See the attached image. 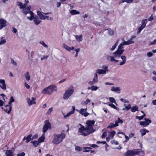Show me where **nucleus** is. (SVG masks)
Listing matches in <instances>:
<instances>
[{
	"instance_id": "f257e3e1",
	"label": "nucleus",
	"mask_w": 156,
	"mask_h": 156,
	"mask_svg": "<svg viewBox=\"0 0 156 156\" xmlns=\"http://www.w3.org/2000/svg\"><path fill=\"white\" fill-rule=\"evenodd\" d=\"M94 123L95 121L94 120H88L86 122V127L80 124L81 126L79 129L80 134L85 136L94 132L95 130L93 128V126Z\"/></svg>"
},
{
	"instance_id": "f03ea898",
	"label": "nucleus",
	"mask_w": 156,
	"mask_h": 156,
	"mask_svg": "<svg viewBox=\"0 0 156 156\" xmlns=\"http://www.w3.org/2000/svg\"><path fill=\"white\" fill-rule=\"evenodd\" d=\"M57 90V87L55 85H52L44 88L41 91V93L42 94L51 95L54 91H56Z\"/></svg>"
},
{
	"instance_id": "7ed1b4c3",
	"label": "nucleus",
	"mask_w": 156,
	"mask_h": 156,
	"mask_svg": "<svg viewBox=\"0 0 156 156\" xmlns=\"http://www.w3.org/2000/svg\"><path fill=\"white\" fill-rule=\"evenodd\" d=\"M65 136V134L62 132L60 134L56 135L54 136L52 142L55 144L58 145L62 142Z\"/></svg>"
},
{
	"instance_id": "20e7f679",
	"label": "nucleus",
	"mask_w": 156,
	"mask_h": 156,
	"mask_svg": "<svg viewBox=\"0 0 156 156\" xmlns=\"http://www.w3.org/2000/svg\"><path fill=\"white\" fill-rule=\"evenodd\" d=\"M74 90L73 88V87H69L65 91L63 95V98L65 100H67L71 95L73 94Z\"/></svg>"
},
{
	"instance_id": "39448f33",
	"label": "nucleus",
	"mask_w": 156,
	"mask_h": 156,
	"mask_svg": "<svg viewBox=\"0 0 156 156\" xmlns=\"http://www.w3.org/2000/svg\"><path fill=\"white\" fill-rule=\"evenodd\" d=\"M123 45L121 43L118 46L117 49L115 52L114 54H116L118 56H120L122 54L124 50Z\"/></svg>"
},
{
	"instance_id": "423d86ee",
	"label": "nucleus",
	"mask_w": 156,
	"mask_h": 156,
	"mask_svg": "<svg viewBox=\"0 0 156 156\" xmlns=\"http://www.w3.org/2000/svg\"><path fill=\"white\" fill-rule=\"evenodd\" d=\"M115 52L112 53V55L113 56H110L108 55L106 56V58L107 59L108 61H109L111 62H118V60H116L115 58H119L120 56H118L116 54H114Z\"/></svg>"
},
{
	"instance_id": "0eeeda50",
	"label": "nucleus",
	"mask_w": 156,
	"mask_h": 156,
	"mask_svg": "<svg viewBox=\"0 0 156 156\" xmlns=\"http://www.w3.org/2000/svg\"><path fill=\"white\" fill-rule=\"evenodd\" d=\"M102 69H98L96 70L97 73L99 74H106V72L108 71V67L106 66H103L102 67Z\"/></svg>"
},
{
	"instance_id": "6e6552de",
	"label": "nucleus",
	"mask_w": 156,
	"mask_h": 156,
	"mask_svg": "<svg viewBox=\"0 0 156 156\" xmlns=\"http://www.w3.org/2000/svg\"><path fill=\"white\" fill-rule=\"evenodd\" d=\"M51 126L50 122L48 120L44 121V125L43 128V132L45 133Z\"/></svg>"
},
{
	"instance_id": "1a4fd4ad",
	"label": "nucleus",
	"mask_w": 156,
	"mask_h": 156,
	"mask_svg": "<svg viewBox=\"0 0 156 156\" xmlns=\"http://www.w3.org/2000/svg\"><path fill=\"white\" fill-rule=\"evenodd\" d=\"M31 6H27V8H25L27 11H29V13L30 14V17H27V19L30 20L31 21L34 18V14L33 12L31 11H30Z\"/></svg>"
},
{
	"instance_id": "9d476101",
	"label": "nucleus",
	"mask_w": 156,
	"mask_h": 156,
	"mask_svg": "<svg viewBox=\"0 0 156 156\" xmlns=\"http://www.w3.org/2000/svg\"><path fill=\"white\" fill-rule=\"evenodd\" d=\"M36 100V99L35 98L32 97L31 99L28 98H27V102L29 106H30L33 104H35L36 102L35 101Z\"/></svg>"
},
{
	"instance_id": "9b49d317",
	"label": "nucleus",
	"mask_w": 156,
	"mask_h": 156,
	"mask_svg": "<svg viewBox=\"0 0 156 156\" xmlns=\"http://www.w3.org/2000/svg\"><path fill=\"white\" fill-rule=\"evenodd\" d=\"M87 107L86 108H81L79 111V112L82 115H83L85 117L87 116L89 114V113L87 112Z\"/></svg>"
},
{
	"instance_id": "f8f14e48",
	"label": "nucleus",
	"mask_w": 156,
	"mask_h": 156,
	"mask_svg": "<svg viewBox=\"0 0 156 156\" xmlns=\"http://www.w3.org/2000/svg\"><path fill=\"white\" fill-rule=\"evenodd\" d=\"M7 22L5 20L1 19H0V30L6 26Z\"/></svg>"
},
{
	"instance_id": "ddd939ff",
	"label": "nucleus",
	"mask_w": 156,
	"mask_h": 156,
	"mask_svg": "<svg viewBox=\"0 0 156 156\" xmlns=\"http://www.w3.org/2000/svg\"><path fill=\"white\" fill-rule=\"evenodd\" d=\"M0 87L2 89L4 90H6V84L4 80L0 79Z\"/></svg>"
},
{
	"instance_id": "4468645a",
	"label": "nucleus",
	"mask_w": 156,
	"mask_h": 156,
	"mask_svg": "<svg viewBox=\"0 0 156 156\" xmlns=\"http://www.w3.org/2000/svg\"><path fill=\"white\" fill-rule=\"evenodd\" d=\"M72 108L73 109V110L69 112L66 115H65L63 113V115H64V117L65 118H66V117H69L71 115L74 113L75 109V107L74 106H73L72 107Z\"/></svg>"
},
{
	"instance_id": "2eb2a0df",
	"label": "nucleus",
	"mask_w": 156,
	"mask_h": 156,
	"mask_svg": "<svg viewBox=\"0 0 156 156\" xmlns=\"http://www.w3.org/2000/svg\"><path fill=\"white\" fill-rule=\"evenodd\" d=\"M43 13V12H41L40 11H38L37 12V14L38 16L40 19L41 20H44L45 15H44Z\"/></svg>"
},
{
	"instance_id": "dca6fc26",
	"label": "nucleus",
	"mask_w": 156,
	"mask_h": 156,
	"mask_svg": "<svg viewBox=\"0 0 156 156\" xmlns=\"http://www.w3.org/2000/svg\"><path fill=\"white\" fill-rule=\"evenodd\" d=\"M120 90V88L119 87H112L111 88V90L112 91L116 92L118 93H119V91Z\"/></svg>"
},
{
	"instance_id": "f3484780",
	"label": "nucleus",
	"mask_w": 156,
	"mask_h": 156,
	"mask_svg": "<svg viewBox=\"0 0 156 156\" xmlns=\"http://www.w3.org/2000/svg\"><path fill=\"white\" fill-rule=\"evenodd\" d=\"M32 135L31 134H30L27 137H26L25 136L24 137L23 139V140H26V143H28L31 140H32Z\"/></svg>"
},
{
	"instance_id": "a211bd4d",
	"label": "nucleus",
	"mask_w": 156,
	"mask_h": 156,
	"mask_svg": "<svg viewBox=\"0 0 156 156\" xmlns=\"http://www.w3.org/2000/svg\"><path fill=\"white\" fill-rule=\"evenodd\" d=\"M121 58L122 60V62H120L119 64L121 65H123L126 62V57L124 55H122L121 56Z\"/></svg>"
},
{
	"instance_id": "6ab92c4d",
	"label": "nucleus",
	"mask_w": 156,
	"mask_h": 156,
	"mask_svg": "<svg viewBox=\"0 0 156 156\" xmlns=\"http://www.w3.org/2000/svg\"><path fill=\"white\" fill-rule=\"evenodd\" d=\"M33 19H34L33 21H34V23L36 25H38L41 22V20H40L39 18L37 17H34V18Z\"/></svg>"
},
{
	"instance_id": "aec40b11",
	"label": "nucleus",
	"mask_w": 156,
	"mask_h": 156,
	"mask_svg": "<svg viewBox=\"0 0 156 156\" xmlns=\"http://www.w3.org/2000/svg\"><path fill=\"white\" fill-rule=\"evenodd\" d=\"M74 36H75L76 39L78 42H80L82 41L83 38L82 35H74Z\"/></svg>"
},
{
	"instance_id": "412c9836",
	"label": "nucleus",
	"mask_w": 156,
	"mask_h": 156,
	"mask_svg": "<svg viewBox=\"0 0 156 156\" xmlns=\"http://www.w3.org/2000/svg\"><path fill=\"white\" fill-rule=\"evenodd\" d=\"M149 131L146 129H141L140 132L141 133V136H143L146 134V133H148Z\"/></svg>"
},
{
	"instance_id": "4be33fe9",
	"label": "nucleus",
	"mask_w": 156,
	"mask_h": 156,
	"mask_svg": "<svg viewBox=\"0 0 156 156\" xmlns=\"http://www.w3.org/2000/svg\"><path fill=\"white\" fill-rule=\"evenodd\" d=\"M147 22V20L146 19H144L143 20L141 23L142 24L140 27L144 29L145 27Z\"/></svg>"
},
{
	"instance_id": "5701e85b",
	"label": "nucleus",
	"mask_w": 156,
	"mask_h": 156,
	"mask_svg": "<svg viewBox=\"0 0 156 156\" xmlns=\"http://www.w3.org/2000/svg\"><path fill=\"white\" fill-rule=\"evenodd\" d=\"M45 139L44 133H43L41 137L38 139V141L40 143L44 141Z\"/></svg>"
},
{
	"instance_id": "b1692460",
	"label": "nucleus",
	"mask_w": 156,
	"mask_h": 156,
	"mask_svg": "<svg viewBox=\"0 0 156 156\" xmlns=\"http://www.w3.org/2000/svg\"><path fill=\"white\" fill-rule=\"evenodd\" d=\"M138 107L136 105L131 108V111L133 112H134L136 111H138Z\"/></svg>"
},
{
	"instance_id": "393cba45",
	"label": "nucleus",
	"mask_w": 156,
	"mask_h": 156,
	"mask_svg": "<svg viewBox=\"0 0 156 156\" xmlns=\"http://www.w3.org/2000/svg\"><path fill=\"white\" fill-rule=\"evenodd\" d=\"M125 107L123 108L122 110L123 111L126 110L127 111H129L130 109H131V105L130 104H129L128 105H126L125 104L124 105Z\"/></svg>"
},
{
	"instance_id": "a878e982",
	"label": "nucleus",
	"mask_w": 156,
	"mask_h": 156,
	"mask_svg": "<svg viewBox=\"0 0 156 156\" xmlns=\"http://www.w3.org/2000/svg\"><path fill=\"white\" fill-rule=\"evenodd\" d=\"M6 107H9V110L7 109H4V111L8 114H9L10 113V112L12 110V105H6Z\"/></svg>"
},
{
	"instance_id": "bb28decb",
	"label": "nucleus",
	"mask_w": 156,
	"mask_h": 156,
	"mask_svg": "<svg viewBox=\"0 0 156 156\" xmlns=\"http://www.w3.org/2000/svg\"><path fill=\"white\" fill-rule=\"evenodd\" d=\"M119 126L118 124H116L115 123L114 124L112 123H110L109 126H108V128H113L117 126Z\"/></svg>"
},
{
	"instance_id": "cd10ccee",
	"label": "nucleus",
	"mask_w": 156,
	"mask_h": 156,
	"mask_svg": "<svg viewBox=\"0 0 156 156\" xmlns=\"http://www.w3.org/2000/svg\"><path fill=\"white\" fill-rule=\"evenodd\" d=\"M17 5L20 7V9H24L26 7L24 4H23L20 2H18L17 3Z\"/></svg>"
},
{
	"instance_id": "c85d7f7f",
	"label": "nucleus",
	"mask_w": 156,
	"mask_h": 156,
	"mask_svg": "<svg viewBox=\"0 0 156 156\" xmlns=\"http://www.w3.org/2000/svg\"><path fill=\"white\" fill-rule=\"evenodd\" d=\"M62 47L67 51H71V48L69 47L65 43L62 44Z\"/></svg>"
},
{
	"instance_id": "c756f323",
	"label": "nucleus",
	"mask_w": 156,
	"mask_h": 156,
	"mask_svg": "<svg viewBox=\"0 0 156 156\" xmlns=\"http://www.w3.org/2000/svg\"><path fill=\"white\" fill-rule=\"evenodd\" d=\"M31 143L33 144V145L35 147H37L40 144L38 141L37 140L31 141Z\"/></svg>"
},
{
	"instance_id": "7c9ffc66",
	"label": "nucleus",
	"mask_w": 156,
	"mask_h": 156,
	"mask_svg": "<svg viewBox=\"0 0 156 156\" xmlns=\"http://www.w3.org/2000/svg\"><path fill=\"white\" fill-rule=\"evenodd\" d=\"M5 154L6 156H13V154L11 150H8L6 151Z\"/></svg>"
},
{
	"instance_id": "2f4dec72",
	"label": "nucleus",
	"mask_w": 156,
	"mask_h": 156,
	"mask_svg": "<svg viewBox=\"0 0 156 156\" xmlns=\"http://www.w3.org/2000/svg\"><path fill=\"white\" fill-rule=\"evenodd\" d=\"M70 13L72 15L79 14L80 13V12H79L74 9L71 10L70 12Z\"/></svg>"
},
{
	"instance_id": "473e14b6",
	"label": "nucleus",
	"mask_w": 156,
	"mask_h": 156,
	"mask_svg": "<svg viewBox=\"0 0 156 156\" xmlns=\"http://www.w3.org/2000/svg\"><path fill=\"white\" fill-rule=\"evenodd\" d=\"M25 77L27 81H29L30 79V76L28 72H27L25 74Z\"/></svg>"
},
{
	"instance_id": "72a5a7b5",
	"label": "nucleus",
	"mask_w": 156,
	"mask_h": 156,
	"mask_svg": "<svg viewBox=\"0 0 156 156\" xmlns=\"http://www.w3.org/2000/svg\"><path fill=\"white\" fill-rule=\"evenodd\" d=\"M140 125L144 127H146L148 125V123H147L145 121L140 122Z\"/></svg>"
},
{
	"instance_id": "f704fd0d",
	"label": "nucleus",
	"mask_w": 156,
	"mask_h": 156,
	"mask_svg": "<svg viewBox=\"0 0 156 156\" xmlns=\"http://www.w3.org/2000/svg\"><path fill=\"white\" fill-rule=\"evenodd\" d=\"M94 76L93 79V81L95 83H97L98 82V76L96 73L94 74Z\"/></svg>"
},
{
	"instance_id": "c9c22d12",
	"label": "nucleus",
	"mask_w": 156,
	"mask_h": 156,
	"mask_svg": "<svg viewBox=\"0 0 156 156\" xmlns=\"http://www.w3.org/2000/svg\"><path fill=\"white\" fill-rule=\"evenodd\" d=\"M122 43L123 46L126 45H129L132 44L129 40L127 41H124L123 42H122Z\"/></svg>"
},
{
	"instance_id": "e433bc0d",
	"label": "nucleus",
	"mask_w": 156,
	"mask_h": 156,
	"mask_svg": "<svg viewBox=\"0 0 156 156\" xmlns=\"http://www.w3.org/2000/svg\"><path fill=\"white\" fill-rule=\"evenodd\" d=\"M118 44V41H117L116 42L113 46L112 48H110L111 51H113L117 46Z\"/></svg>"
},
{
	"instance_id": "4c0bfd02",
	"label": "nucleus",
	"mask_w": 156,
	"mask_h": 156,
	"mask_svg": "<svg viewBox=\"0 0 156 156\" xmlns=\"http://www.w3.org/2000/svg\"><path fill=\"white\" fill-rule=\"evenodd\" d=\"M126 155L129 156H130L131 155H134V154H133V150L130 151H128L126 152Z\"/></svg>"
},
{
	"instance_id": "58836bf2",
	"label": "nucleus",
	"mask_w": 156,
	"mask_h": 156,
	"mask_svg": "<svg viewBox=\"0 0 156 156\" xmlns=\"http://www.w3.org/2000/svg\"><path fill=\"white\" fill-rule=\"evenodd\" d=\"M115 133V131H113L110 133L109 136L110 137V139L113 138Z\"/></svg>"
},
{
	"instance_id": "ea45409f",
	"label": "nucleus",
	"mask_w": 156,
	"mask_h": 156,
	"mask_svg": "<svg viewBox=\"0 0 156 156\" xmlns=\"http://www.w3.org/2000/svg\"><path fill=\"white\" fill-rule=\"evenodd\" d=\"M14 101V99L13 97H11L9 100V105L12 106V103Z\"/></svg>"
},
{
	"instance_id": "a19ab883",
	"label": "nucleus",
	"mask_w": 156,
	"mask_h": 156,
	"mask_svg": "<svg viewBox=\"0 0 156 156\" xmlns=\"http://www.w3.org/2000/svg\"><path fill=\"white\" fill-rule=\"evenodd\" d=\"M98 88L99 87L97 86L94 85H92L91 86V90L92 91H96L98 89Z\"/></svg>"
},
{
	"instance_id": "79ce46f5",
	"label": "nucleus",
	"mask_w": 156,
	"mask_h": 156,
	"mask_svg": "<svg viewBox=\"0 0 156 156\" xmlns=\"http://www.w3.org/2000/svg\"><path fill=\"white\" fill-rule=\"evenodd\" d=\"M108 105L112 107V108L116 109L118 110H119V109L116 107V106L113 104L109 103L108 104Z\"/></svg>"
},
{
	"instance_id": "37998d69",
	"label": "nucleus",
	"mask_w": 156,
	"mask_h": 156,
	"mask_svg": "<svg viewBox=\"0 0 156 156\" xmlns=\"http://www.w3.org/2000/svg\"><path fill=\"white\" fill-rule=\"evenodd\" d=\"M139 150H133V151L134 155L139 154L141 152V151Z\"/></svg>"
},
{
	"instance_id": "c03bdc74",
	"label": "nucleus",
	"mask_w": 156,
	"mask_h": 156,
	"mask_svg": "<svg viewBox=\"0 0 156 156\" xmlns=\"http://www.w3.org/2000/svg\"><path fill=\"white\" fill-rule=\"evenodd\" d=\"M39 43L40 44L42 45L45 48H48V45L45 43L44 41H40Z\"/></svg>"
},
{
	"instance_id": "a18cd8bd",
	"label": "nucleus",
	"mask_w": 156,
	"mask_h": 156,
	"mask_svg": "<svg viewBox=\"0 0 156 156\" xmlns=\"http://www.w3.org/2000/svg\"><path fill=\"white\" fill-rule=\"evenodd\" d=\"M53 110V108H50L48 110L47 112L46 113L47 115H50L51 114V112Z\"/></svg>"
},
{
	"instance_id": "49530a36",
	"label": "nucleus",
	"mask_w": 156,
	"mask_h": 156,
	"mask_svg": "<svg viewBox=\"0 0 156 156\" xmlns=\"http://www.w3.org/2000/svg\"><path fill=\"white\" fill-rule=\"evenodd\" d=\"M145 114H144L143 115L141 116H136V119H138L139 120H141L143 119L144 118L145 116Z\"/></svg>"
},
{
	"instance_id": "de8ad7c7",
	"label": "nucleus",
	"mask_w": 156,
	"mask_h": 156,
	"mask_svg": "<svg viewBox=\"0 0 156 156\" xmlns=\"http://www.w3.org/2000/svg\"><path fill=\"white\" fill-rule=\"evenodd\" d=\"M109 100L111 102L114 103L115 104H116V102L115 100L113 97H110L109 98Z\"/></svg>"
},
{
	"instance_id": "09e8293b",
	"label": "nucleus",
	"mask_w": 156,
	"mask_h": 156,
	"mask_svg": "<svg viewBox=\"0 0 156 156\" xmlns=\"http://www.w3.org/2000/svg\"><path fill=\"white\" fill-rule=\"evenodd\" d=\"M123 122L122 120L121 119L119 118H118V119L115 121V122L116 124H118L119 123H122Z\"/></svg>"
},
{
	"instance_id": "8fccbe9b",
	"label": "nucleus",
	"mask_w": 156,
	"mask_h": 156,
	"mask_svg": "<svg viewBox=\"0 0 156 156\" xmlns=\"http://www.w3.org/2000/svg\"><path fill=\"white\" fill-rule=\"evenodd\" d=\"M109 34L110 35H113L114 34V31L111 29H108Z\"/></svg>"
},
{
	"instance_id": "3c124183",
	"label": "nucleus",
	"mask_w": 156,
	"mask_h": 156,
	"mask_svg": "<svg viewBox=\"0 0 156 156\" xmlns=\"http://www.w3.org/2000/svg\"><path fill=\"white\" fill-rule=\"evenodd\" d=\"M144 120L145 121V122L147 123H148V125L151 122V120L149 119H147L146 118H145L144 119Z\"/></svg>"
},
{
	"instance_id": "603ef678",
	"label": "nucleus",
	"mask_w": 156,
	"mask_h": 156,
	"mask_svg": "<svg viewBox=\"0 0 156 156\" xmlns=\"http://www.w3.org/2000/svg\"><path fill=\"white\" fill-rule=\"evenodd\" d=\"M90 102V100L87 98V99L86 101L82 102V104H87L88 103Z\"/></svg>"
},
{
	"instance_id": "864d4df0",
	"label": "nucleus",
	"mask_w": 156,
	"mask_h": 156,
	"mask_svg": "<svg viewBox=\"0 0 156 156\" xmlns=\"http://www.w3.org/2000/svg\"><path fill=\"white\" fill-rule=\"evenodd\" d=\"M75 150L76 151H79L82 150V148L79 146H76L75 147Z\"/></svg>"
},
{
	"instance_id": "5fc2aeb1",
	"label": "nucleus",
	"mask_w": 156,
	"mask_h": 156,
	"mask_svg": "<svg viewBox=\"0 0 156 156\" xmlns=\"http://www.w3.org/2000/svg\"><path fill=\"white\" fill-rule=\"evenodd\" d=\"M136 37V36L135 35H132L131 37V38L129 40L131 42V43H134V41H133V39L134 38H135Z\"/></svg>"
},
{
	"instance_id": "6e6d98bb",
	"label": "nucleus",
	"mask_w": 156,
	"mask_h": 156,
	"mask_svg": "<svg viewBox=\"0 0 156 156\" xmlns=\"http://www.w3.org/2000/svg\"><path fill=\"white\" fill-rule=\"evenodd\" d=\"M6 42V41L5 39H2V40L0 41V45H2L4 44Z\"/></svg>"
},
{
	"instance_id": "4d7b16f0",
	"label": "nucleus",
	"mask_w": 156,
	"mask_h": 156,
	"mask_svg": "<svg viewBox=\"0 0 156 156\" xmlns=\"http://www.w3.org/2000/svg\"><path fill=\"white\" fill-rule=\"evenodd\" d=\"M23 12L24 14L25 15H26L27 13H29V11H27V9H26V8L24 9L23 10Z\"/></svg>"
},
{
	"instance_id": "13d9d810",
	"label": "nucleus",
	"mask_w": 156,
	"mask_h": 156,
	"mask_svg": "<svg viewBox=\"0 0 156 156\" xmlns=\"http://www.w3.org/2000/svg\"><path fill=\"white\" fill-rule=\"evenodd\" d=\"M120 100L121 101L123 102L124 103H129V101L128 100L124 99L121 98V99H120Z\"/></svg>"
},
{
	"instance_id": "bf43d9fd",
	"label": "nucleus",
	"mask_w": 156,
	"mask_h": 156,
	"mask_svg": "<svg viewBox=\"0 0 156 156\" xmlns=\"http://www.w3.org/2000/svg\"><path fill=\"white\" fill-rule=\"evenodd\" d=\"M24 86L26 87L27 89H29L30 88V86L26 82L25 83Z\"/></svg>"
},
{
	"instance_id": "052dcab7",
	"label": "nucleus",
	"mask_w": 156,
	"mask_h": 156,
	"mask_svg": "<svg viewBox=\"0 0 156 156\" xmlns=\"http://www.w3.org/2000/svg\"><path fill=\"white\" fill-rule=\"evenodd\" d=\"M38 136L37 134H35L32 137V140L35 139L37 138Z\"/></svg>"
},
{
	"instance_id": "680f3d73",
	"label": "nucleus",
	"mask_w": 156,
	"mask_h": 156,
	"mask_svg": "<svg viewBox=\"0 0 156 156\" xmlns=\"http://www.w3.org/2000/svg\"><path fill=\"white\" fill-rule=\"evenodd\" d=\"M25 153L24 152H22L21 153H19L18 154L17 156H24Z\"/></svg>"
},
{
	"instance_id": "e2e57ef3",
	"label": "nucleus",
	"mask_w": 156,
	"mask_h": 156,
	"mask_svg": "<svg viewBox=\"0 0 156 156\" xmlns=\"http://www.w3.org/2000/svg\"><path fill=\"white\" fill-rule=\"evenodd\" d=\"M133 1V0H124L125 2H126L128 3H131Z\"/></svg>"
},
{
	"instance_id": "0e129e2a",
	"label": "nucleus",
	"mask_w": 156,
	"mask_h": 156,
	"mask_svg": "<svg viewBox=\"0 0 156 156\" xmlns=\"http://www.w3.org/2000/svg\"><path fill=\"white\" fill-rule=\"evenodd\" d=\"M11 63L12 64L15 65H17V63L12 59H11Z\"/></svg>"
},
{
	"instance_id": "69168bd1",
	"label": "nucleus",
	"mask_w": 156,
	"mask_h": 156,
	"mask_svg": "<svg viewBox=\"0 0 156 156\" xmlns=\"http://www.w3.org/2000/svg\"><path fill=\"white\" fill-rule=\"evenodd\" d=\"M152 55L153 53L152 52H149L147 53V55L148 57H149L152 56Z\"/></svg>"
},
{
	"instance_id": "338daca9",
	"label": "nucleus",
	"mask_w": 156,
	"mask_h": 156,
	"mask_svg": "<svg viewBox=\"0 0 156 156\" xmlns=\"http://www.w3.org/2000/svg\"><path fill=\"white\" fill-rule=\"evenodd\" d=\"M48 57V56L47 55H44L41 58V60H43L44 59H47Z\"/></svg>"
},
{
	"instance_id": "774afa93",
	"label": "nucleus",
	"mask_w": 156,
	"mask_h": 156,
	"mask_svg": "<svg viewBox=\"0 0 156 156\" xmlns=\"http://www.w3.org/2000/svg\"><path fill=\"white\" fill-rule=\"evenodd\" d=\"M156 44V39L154 40V41L153 42H151L149 44V45H151L153 44Z\"/></svg>"
}]
</instances>
